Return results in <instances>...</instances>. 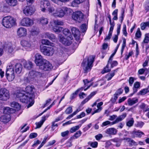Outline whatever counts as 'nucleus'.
<instances>
[{
    "label": "nucleus",
    "mask_w": 149,
    "mask_h": 149,
    "mask_svg": "<svg viewBox=\"0 0 149 149\" xmlns=\"http://www.w3.org/2000/svg\"><path fill=\"white\" fill-rule=\"evenodd\" d=\"M24 92H17L16 94V96L19 98L21 102L23 103H26L31 102L29 104L27 108L31 106L34 103L33 99L32 98H30L29 96Z\"/></svg>",
    "instance_id": "1"
},
{
    "label": "nucleus",
    "mask_w": 149,
    "mask_h": 149,
    "mask_svg": "<svg viewBox=\"0 0 149 149\" xmlns=\"http://www.w3.org/2000/svg\"><path fill=\"white\" fill-rule=\"evenodd\" d=\"M95 57L93 56H91L87 58L88 63L86 64V60H84L82 63V66L85 73L90 70L93 67V63L94 62Z\"/></svg>",
    "instance_id": "2"
},
{
    "label": "nucleus",
    "mask_w": 149,
    "mask_h": 149,
    "mask_svg": "<svg viewBox=\"0 0 149 149\" xmlns=\"http://www.w3.org/2000/svg\"><path fill=\"white\" fill-rule=\"evenodd\" d=\"M16 21L13 17L10 16L4 17L2 19V24L7 28H10L15 24Z\"/></svg>",
    "instance_id": "3"
},
{
    "label": "nucleus",
    "mask_w": 149,
    "mask_h": 149,
    "mask_svg": "<svg viewBox=\"0 0 149 149\" xmlns=\"http://www.w3.org/2000/svg\"><path fill=\"white\" fill-rule=\"evenodd\" d=\"M13 109L9 107H6L5 108L4 112L6 114L1 116L0 117V120L4 123H7L10 120V113H13L14 111Z\"/></svg>",
    "instance_id": "4"
},
{
    "label": "nucleus",
    "mask_w": 149,
    "mask_h": 149,
    "mask_svg": "<svg viewBox=\"0 0 149 149\" xmlns=\"http://www.w3.org/2000/svg\"><path fill=\"white\" fill-rule=\"evenodd\" d=\"M41 52L45 55L51 56L54 54V50L52 47L41 46L40 47Z\"/></svg>",
    "instance_id": "5"
},
{
    "label": "nucleus",
    "mask_w": 149,
    "mask_h": 149,
    "mask_svg": "<svg viewBox=\"0 0 149 149\" xmlns=\"http://www.w3.org/2000/svg\"><path fill=\"white\" fill-rule=\"evenodd\" d=\"M58 36L60 38V41L64 45L69 46L71 44L72 42V40H73V37L72 35L63 37L62 35L60 34Z\"/></svg>",
    "instance_id": "6"
},
{
    "label": "nucleus",
    "mask_w": 149,
    "mask_h": 149,
    "mask_svg": "<svg viewBox=\"0 0 149 149\" xmlns=\"http://www.w3.org/2000/svg\"><path fill=\"white\" fill-rule=\"evenodd\" d=\"M10 98L9 91L5 88H2L0 89V100L6 101Z\"/></svg>",
    "instance_id": "7"
},
{
    "label": "nucleus",
    "mask_w": 149,
    "mask_h": 149,
    "mask_svg": "<svg viewBox=\"0 0 149 149\" xmlns=\"http://www.w3.org/2000/svg\"><path fill=\"white\" fill-rule=\"evenodd\" d=\"M72 17L75 21L80 22L83 19L84 15L81 11H77L73 13Z\"/></svg>",
    "instance_id": "8"
},
{
    "label": "nucleus",
    "mask_w": 149,
    "mask_h": 149,
    "mask_svg": "<svg viewBox=\"0 0 149 149\" xmlns=\"http://www.w3.org/2000/svg\"><path fill=\"white\" fill-rule=\"evenodd\" d=\"M39 66L40 69L45 71L49 70L53 68L52 64L46 60H44Z\"/></svg>",
    "instance_id": "9"
},
{
    "label": "nucleus",
    "mask_w": 149,
    "mask_h": 149,
    "mask_svg": "<svg viewBox=\"0 0 149 149\" xmlns=\"http://www.w3.org/2000/svg\"><path fill=\"white\" fill-rule=\"evenodd\" d=\"M6 75L9 81H11L14 79L15 76L14 71L13 68H7L6 72Z\"/></svg>",
    "instance_id": "10"
},
{
    "label": "nucleus",
    "mask_w": 149,
    "mask_h": 149,
    "mask_svg": "<svg viewBox=\"0 0 149 149\" xmlns=\"http://www.w3.org/2000/svg\"><path fill=\"white\" fill-rule=\"evenodd\" d=\"M35 11L34 7L32 6H27L23 10V13L26 16H30L34 14Z\"/></svg>",
    "instance_id": "11"
},
{
    "label": "nucleus",
    "mask_w": 149,
    "mask_h": 149,
    "mask_svg": "<svg viewBox=\"0 0 149 149\" xmlns=\"http://www.w3.org/2000/svg\"><path fill=\"white\" fill-rule=\"evenodd\" d=\"M33 24V20L28 17L23 18L20 22V25L24 26H29L32 25Z\"/></svg>",
    "instance_id": "12"
},
{
    "label": "nucleus",
    "mask_w": 149,
    "mask_h": 149,
    "mask_svg": "<svg viewBox=\"0 0 149 149\" xmlns=\"http://www.w3.org/2000/svg\"><path fill=\"white\" fill-rule=\"evenodd\" d=\"M42 75V74L41 73L33 70L29 72L28 76L30 78L35 79L41 77Z\"/></svg>",
    "instance_id": "13"
},
{
    "label": "nucleus",
    "mask_w": 149,
    "mask_h": 149,
    "mask_svg": "<svg viewBox=\"0 0 149 149\" xmlns=\"http://www.w3.org/2000/svg\"><path fill=\"white\" fill-rule=\"evenodd\" d=\"M26 93L28 94L30 98H32L33 99L34 97V90H35L33 86H28L26 88Z\"/></svg>",
    "instance_id": "14"
},
{
    "label": "nucleus",
    "mask_w": 149,
    "mask_h": 149,
    "mask_svg": "<svg viewBox=\"0 0 149 149\" xmlns=\"http://www.w3.org/2000/svg\"><path fill=\"white\" fill-rule=\"evenodd\" d=\"M17 34L19 37H24L27 35V30L24 27H20L17 30Z\"/></svg>",
    "instance_id": "15"
},
{
    "label": "nucleus",
    "mask_w": 149,
    "mask_h": 149,
    "mask_svg": "<svg viewBox=\"0 0 149 149\" xmlns=\"http://www.w3.org/2000/svg\"><path fill=\"white\" fill-rule=\"evenodd\" d=\"M45 60V59H44L42 56L39 54L37 53L36 54L35 62L37 65L39 66L41 65L43 61Z\"/></svg>",
    "instance_id": "16"
},
{
    "label": "nucleus",
    "mask_w": 149,
    "mask_h": 149,
    "mask_svg": "<svg viewBox=\"0 0 149 149\" xmlns=\"http://www.w3.org/2000/svg\"><path fill=\"white\" fill-rule=\"evenodd\" d=\"M71 31L76 40H78L80 38V33L79 30L75 27H73L71 29Z\"/></svg>",
    "instance_id": "17"
},
{
    "label": "nucleus",
    "mask_w": 149,
    "mask_h": 149,
    "mask_svg": "<svg viewBox=\"0 0 149 149\" xmlns=\"http://www.w3.org/2000/svg\"><path fill=\"white\" fill-rule=\"evenodd\" d=\"M21 44L26 49H29L31 48L32 42L30 41L23 40L21 41Z\"/></svg>",
    "instance_id": "18"
},
{
    "label": "nucleus",
    "mask_w": 149,
    "mask_h": 149,
    "mask_svg": "<svg viewBox=\"0 0 149 149\" xmlns=\"http://www.w3.org/2000/svg\"><path fill=\"white\" fill-rule=\"evenodd\" d=\"M53 15L56 17H62L64 16V13L63 9L61 8H57L56 12L53 13Z\"/></svg>",
    "instance_id": "19"
},
{
    "label": "nucleus",
    "mask_w": 149,
    "mask_h": 149,
    "mask_svg": "<svg viewBox=\"0 0 149 149\" xmlns=\"http://www.w3.org/2000/svg\"><path fill=\"white\" fill-rule=\"evenodd\" d=\"M43 36L45 38H48L53 41L56 39V36L54 34L49 32L45 33Z\"/></svg>",
    "instance_id": "20"
},
{
    "label": "nucleus",
    "mask_w": 149,
    "mask_h": 149,
    "mask_svg": "<svg viewBox=\"0 0 149 149\" xmlns=\"http://www.w3.org/2000/svg\"><path fill=\"white\" fill-rule=\"evenodd\" d=\"M41 7L42 8L41 10L43 12L45 11V8L50 5V3L48 1H41Z\"/></svg>",
    "instance_id": "21"
},
{
    "label": "nucleus",
    "mask_w": 149,
    "mask_h": 149,
    "mask_svg": "<svg viewBox=\"0 0 149 149\" xmlns=\"http://www.w3.org/2000/svg\"><path fill=\"white\" fill-rule=\"evenodd\" d=\"M49 116V115H46V116H43L42 117V118L40 121L36 123V129L40 127L43 125V123L46 120V118H47Z\"/></svg>",
    "instance_id": "22"
},
{
    "label": "nucleus",
    "mask_w": 149,
    "mask_h": 149,
    "mask_svg": "<svg viewBox=\"0 0 149 149\" xmlns=\"http://www.w3.org/2000/svg\"><path fill=\"white\" fill-rule=\"evenodd\" d=\"M126 116L127 114L126 113H123L122 115L119 116L114 121L112 122V124L113 125L117 123L122 121L126 117Z\"/></svg>",
    "instance_id": "23"
},
{
    "label": "nucleus",
    "mask_w": 149,
    "mask_h": 149,
    "mask_svg": "<svg viewBox=\"0 0 149 149\" xmlns=\"http://www.w3.org/2000/svg\"><path fill=\"white\" fill-rule=\"evenodd\" d=\"M38 22L42 25H45L48 23V21L47 18L42 17L38 19Z\"/></svg>",
    "instance_id": "24"
},
{
    "label": "nucleus",
    "mask_w": 149,
    "mask_h": 149,
    "mask_svg": "<svg viewBox=\"0 0 149 149\" xmlns=\"http://www.w3.org/2000/svg\"><path fill=\"white\" fill-rule=\"evenodd\" d=\"M124 140L126 141L129 144V146H136L138 145V143L135 142L134 140L130 138H125Z\"/></svg>",
    "instance_id": "25"
},
{
    "label": "nucleus",
    "mask_w": 149,
    "mask_h": 149,
    "mask_svg": "<svg viewBox=\"0 0 149 149\" xmlns=\"http://www.w3.org/2000/svg\"><path fill=\"white\" fill-rule=\"evenodd\" d=\"M15 68L16 72L17 74H20L22 71V65L20 63H16L15 66Z\"/></svg>",
    "instance_id": "26"
},
{
    "label": "nucleus",
    "mask_w": 149,
    "mask_h": 149,
    "mask_svg": "<svg viewBox=\"0 0 149 149\" xmlns=\"http://www.w3.org/2000/svg\"><path fill=\"white\" fill-rule=\"evenodd\" d=\"M117 132V130L114 128H111L107 129L105 132L109 135H115Z\"/></svg>",
    "instance_id": "27"
},
{
    "label": "nucleus",
    "mask_w": 149,
    "mask_h": 149,
    "mask_svg": "<svg viewBox=\"0 0 149 149\" xmlns=\"http://www.w3.org/2000/svg\"><path fill=\"white\" fill-rule=\"evenodd\" d=\"M23 65L25 68L29 70L32 68L33 65L31 61H25L24 62Z\"/></svg>",
    "instance_id": "28"
},
{
    "label": "nucleus",
    "mask_w": 149,
    "mask_h": 149,
    "mask_svg": "<svg viewBox=\"0 0 149 149\" xmlns=\"http://www.w3.org/2000/svg\"><path fill=\"white\" fill-rule=\"evenodd\" d=\"M138 102V99L136 98L131 99L129 98L127 100L128 104L129 106H132Z\"/></svg>",
    "instance_id": "29"
},
{
    "label": "nucleus",
    "mask_w": 149,
    "mask_h": 149,
    "mask_svg": "<svg viewBox=\"0 0 149 149\" xmlns=\"http://www.w3.org/2000/svg\"><path fill=\"white\" fill-rule=\"evenodd\" d=\"M132 134L134 136L140 138L142 135H144V133L140 130L137 131H134L132 132Z\"/></svg>",
    "instance_id": "30"
},
{
    "label": "nucleus",
    "mask_w": 149,
    "mask_h": 149,
    "mask_svg": "<svg viewBox=\"0 0 149 149\" xmlns=\"http://www.w3.org/2000/svg\"><path fill=\"white\" fill-rule=\"evenodd\" d=\"M63 10L64 13V15H71L73 12V10L70 8L64 7L63 8Z\"/></svg>",
    "instance_id": "31"
},
{
    "label": "nucleus",
    "mask_w": 149,
    "mask_h": 149,
    "mask_svg": "<svg viewBox=\"0 0 149 149\" xmlns=\"http://www.w3.org/2000/svg\"><path fill=\"white\" fill-rule=\"evenodd\" d=\"M117 69L114 70L111 73H109L106 75V78L107 81L110 80L115 74V72H117Z\"/></svg>",
    "instance_id": "32"
},
{
    "label": "nucleus",
    "mask_w": 149,
    "mask_h": 149,
    "mask_svg": "<svg viewBox=\"0 0 149 149\" xmlns=\"http://www.w3.org/2000/svg\"><path fill=\"white\" fill-rule=\"evenodd\" d=\"M103 103L102 102H100L98 103L97 105V109L95 110L94 112L93 113L92 115L94 114L95 113L100 112L102 110V108L101 106L102 105Z\"/></svg>",
    "instance_id": "33"
},
{
    "label": "nucleus",
    "mask_w": 149,
    "mask_h": 149,
    "mask_svg": "<svg viewBox=\"0 0 149 149\" xmlns=\"http://www.w3.org/2000/svg\"><path fill=\"white\" fill-rule=\"evenodd\" d=\"M95 92H92L87 98L82 102L81 104L83 105L85 104L86 102H88L92 96L95 95Z\"/></svg>",
    "instance_id": "34"
},
{
    "label": "nucleus",
    "mask_w": 149,
    "mask_h": 149,
    "mask_svg": "<svg viewBox=\"0 0 149 149\" xmlns=\"http://www.w3.org/2000/svg\"><path fill=\"white\" fill-rule=\"evenodd\" d=\"M6 3L9 6H14L17 4V1H6Z\"/></svg>",
    "instance_id": "35"
},
{
    "label": "nucleus",
    "mask_w": 149,
    "mask_h": 149,
    "mask_svg": "<svg viewBox=\"0 0 149 149\" xmlns=\"http://www.w3.org/2000/svg\"><path fill=\"white\" fill-rule=\"evenodd\" d=\"M11 106L12 107L15 108L18 110L20 109L21 107V106L19 104L15 102H13L11 103Z\"/></svg>",
    "instance_id": "36"
},
{
    "label": "nucleus",
    "mask_w": 149,
    "mask_h": 149,
    "mask_svg": "<svg viewBox=\"0 0 149 149\" xmlns=\"http://www.w3.org/2000/svg\"><path fill=\"white\" fill-rule=\"evenodd\" d=\"M41 43L43 45L52 46L53 43L50 42L48 40L46 39H43L42 40Z\"/></svg>",
    "instance_id": "37"
},
{
    "label": "nucleus",
    "mask_w": 149,
    "mask_h": 149,
    "mask_svg": "<svg viewBox=\"0 0 149 149\" xmlns=\"http://www.w3.org/2000/svg\"><path fill=\"white\" fill-rule=\"evenodd\" d=\"M82 134L81 132L80 131H77L74 135L71 138V139H77Z\"/></svg>",
    "instance_id": "38"
},
{
    "label": "nucleus",
    "mask_w": 149,
    "mask_h": 149,
    "mask_svg": "<svg viewBox=\"0 0 149 149\" xmlns=\"http://www.w3.org/2000/svg\"><path fill=\"white\" fill-rule=\"evenodd\" d=\"M82 2H80V1H73L71 2V6L72 7H78V5Z\"/></svg>",
    "instance_id": "39"
},
{
    "label": "nucleus",
    "mask_w": 149,
    "mask_h": 149,
    "mask_svg": "<svg viewBox=\"0 0 149 149\" xmlns=\"http://www.w3.org/2000/svg\"><path fill=\"white\" fill-rule=\"evenodd\" d=\"M63 27L60 26H55L53 28V30L56 33H59L63 31Z\"/></svg>",
    "instance_id": "40"
},
{
    "label": "nucleus",
    "mask_w": 149,
    "mask_h": 149,
    "mask_svg": "<svg viewBox=\"0 0 149 149\" xmlns=\"http://www.w3.org/2000/svg\"><path fill=\"white\" fill-rule=\"evenodd\" d=\"M141 29L142 30H144L145 29L146 27H149V22H146L142 23L141 24Z\"/></svg>",
    "instance_id": "41"
},
{
    "label": "nucleus",
    "mask_w": 149,
    "mask_h": 149,
    "mask_svg": "<svg viewBox=\"0 0 149 149\" xmlns=\"http://www.w3.org/2000/svg\"><path fill=\"white\" fill-rule=\"evenodd\" d=\"M108 64H111V68H113L114 67L116 66L118 64V63L117 61H110L109 63L108 61Z\"/></svg>",
    "instance_id": "42"
},
{
    "label": "nucleus",
    "mask_w": 149,
    "mask_h": 149,
    "mask_svg": "<svg viewBox=\"0 0 149 149\" xmlns=\"http://www.w3.org/2000/svg\"><path fill=\"white\" fill-rule=\"evenodd\" d=\"M109 64L107 62V64L105 68H104L103 70L102 71V74H104L105 72H107L111 71V69L109 68Z\"/></svg>",
    "instance_id": "43"
},
{
    "label": "nucleus",
    "mask_w": 149,
    "mask_h": 149,
    "mask_svg": "<svg viewBox=\"0 0 149 149\" xmlns=\"http://www.w3.org/2000/svg\"><path fill=\"white\" fill-rule=\"evenodd\" d=\"M81 125L73 127L70 130V132L71 133H73L76 130H78L81 126Z\"/></svg>",
    "instance_id": "44"
},
{
    "label": "nucleus",
    "mask_w": 149,
    "mask_h": 149,
    "mask_svg": "<svg viewBox=\"0 0 149 149\" xmlns=\"http://www.w3.org/2000/svg\"><path fill=\"white\" fill-rule=\"evenodd\" d=\"M134 120L133 118H132L131 120L128 121L126 123V125L129 127H131L133 126L134 123Z\"/></svg>",
    "instance_id": "45"
},
{
    "label": "nucleus",
    "mask_w": 149,
    "mask_h": 149,
    "mask_svg": "<svg viewBox=\"0 0 149 149\" xmlns=\"http://www.w3.org/2000/svg\"><path fill=\"white\" fill-rule=\"evenodd\" d=\"M123 91V90L122 88H120L116 91L114 95L118 97V96L122 93Z\"/></svg>",
    "instance_id": "46"
},
{
    "label": "nucleus",
    "mask_w": 149,
    "mask_h": 149,
    "mask_svg": "<svg viewBox=\"0 0 149 149\" xmlns=\"http://www.w3.org/2000/svg\"><path fill=\"white\" fill-rule=\"evenodd\" d=\"M149 42V33L146 34L145 35V38L143 41L144 43H148Z\"/></svg>",
    "instance_id": "47"
},
{
    "label": "nucleus",
    "mask_w": 149,
    "mask_h": 149,
    "mask_svg": "<svg viewBox=\"0 0 149 149\" xmlns=\"http://www.w3.org/2000/svg\"><path fill=\"white\" fill-rule=\"evenodd\" d=\"M39 31L37 29H32L31 31V33L33 36L36 35L38 34Z\"/></svg>",
    "instance_id": "48"
},
{
    "label": "nucleus",
    "mask_w": 149,
    "mask_h": 149,
    "mask_svg": "<svg viewBox=\"0 0 149 149\" xmlns=\"http://www.w3.org/2000/svg\"><path fill=\"white\" fill-rule=\"evenodd\" d=\"M53 22L55 25H63L64 24L63 22L59 20H54Z\"/></svg>",
    "instance_id": "49"
},
{
    "label": "nucleus",
    "mask_w": 149,
    "mask_h": 149,
    "mask_svg": "<svg viewBox=\"0 0 149 149\" xmlns=\"http://www.w3.org/2000/svg\"><path fill=\"white\" fill-rule=\"evenodd\" d=\"M63 30V33L65 35V36H69L71 35L70 34V32L69 30L67 29H65Z\"/></svg>",
    "instance_id": "50"
},
{
    "label": "nucleus",
    "mask_w": 149,
    "mask_h": 149,
    "mask_svg": "<svg viewBox=\"0 0 149 149\" xmlns=\"http://www.w3.org/2000/svg\"><path fill=\"white\" fill-rule=\"evenodd\" d=\"M72 111V107H68L65 110V113L67 114H69Z\"/></svg>",
    "instance_id": "51"
},
{
    "label": "nucleus",
    "mask_w": 149,
    "mask_h": 149,
    "mask_svg": "<svg viewBox=\"0 0 149 149\" xmlns=\"http://www.w3.org/2000/svg\"><path fill=\"white\" fill-rule=\"evenodd\" d=\"M141 34L140 29L139 28H138L137 29L136 32L135 34V36L137 38H139L141 37Z\"/></svg>",
    "instance_id": "52"
},
{
    "label": "nucleus",
    "mask_w": 149,
    "mask_h": 149,
    "mask_svg": "<svg viewBox=\"0 0 149 149\" xmlns=\"http://www.w3.org/2000/svg\"><path fill=\"white\" fill-rule=\"evenodd\" d=\"M81 31L83 32L86 31L87 29V26L86 24H83L81 26Z\"/></svg>",
    "instance_id": "53"
},
{
    "label": "nucleus",
    "mask_w": 149,
    "mask_h": 149,
    "mask_svg": "<svg viewBox=\"0 0 149 149\" xmlns=\"http://www.w3.org/2000/svg\"><path fill=\"white\" fill-rule=\"evenodd\" d=\"M112 123H111L110 121L107 120L103 122L101 125L102 127H103L104 126H106L109 125H112Z\"/></svg>",
    "instance_id": "54"
},
{
    "label": "nucleus",
    "mask_w": 149,
    "mask_h": 149,
    "mask_svg": "<svg viewBox=\"0 0 149 149\" xmlns=\"http://www.w3.org/2000/svg\"><path fill=\"white\" fill-rule=\"evenodd\" d=\"M53 2L57 4L58 5L61 6L62 5L63 2H65L67 1H52Z\"/></svg>",
    "instance_id": "55"
},
{
    "label": "nucleus",
    "mask_w": 149,
    "mask_h": 149,
    "mask_svg": "<svg viewBox=\"0 0 149 149\" xmlns=\"http://www.w3.org/2000/svg\"><path fill=\"white\" fill-rule=\"evenodd\" d=\"M148 93L146 88L143 89L140 91L139 93V94L143 95H144Z\"/></svg>",
    "instance_id": "56"
},
{
    "label": "nucleus",
    "mask_w": 149,
    "mask_h": 149,
    "mask_svg": "<svg viewBox=\"0 0 149 149\" xmlns=\"http://www.w3.org/2000/svg\"><path fill=\"white\" fill-rule=\"evenodd\" d=\"M78 93V90H77L74 93H72L70 96V99L71 100H72L74 98L76 97L77 94Z\"/></svg>",
    "instance_id": "57"
},
{
    "label": "nucleus",
    "mask_w": 149,
    "mask_h": 149,
    "mask_svg": "<svg viewBox=\"0 0 149 149\" xmlns=\"http://www.w3.org/2000/svg\"><path fill=\"white\" fill-rule=\"evenodd\" d=\"M98 145V143L96 141L91 142L90 144L91 146L93 148H96L97 147Z\"/></svg>",
    "instance_id": "58"
},
{
    "label": "nucleus",
    "mask_w": 149,
    "mask_h": 149,
    "mask_svg": "<svg viewBox=\"0 0 149 149\" xmlns=\"http://www.w3.org/2000/svg\"><path fill=\"white\" fill-rule=\"evenodd\" d=\"M69 131L68 130L64 132H62L61 133V135L63 137L66 136L68 135L69 133Z\"/></svg>",
    "instance_id": "59"
},
{
    "label": "nucleus",
    "mask_w": 149,
    "mask_h": 149,
    "mask_svg": "<svg viewBox=\"0 0 149 149\" xmlns=\"http://www.w3.org/2000/svg\"><path fill=\"white\" fill-rule=\"evenodd\" d=\"M123 34L125 35V36H127V33L126 31V26L125 25H124L123 26Z\"/></svg>",
    "instance_id": "60"
},
{
    "label": "nucleus",
    "mask_w": 149,
    "mask_h": 149,
    "mask_svg": "<svg viewBox=\"0 0 149 149\" xmlns=\"http://www.w3.org/2000/svg\"><path fill=\"white\" fill-rule=\"evenodd\" d=\"M133 53L132 51H131L129 53V54L128 55H126L125 56V59L126 60H127L133 54Z\"/></svg>",
    "instance_id": "61"
},
{
    "label": "nucleus",
    "mask_w": 149,
    "mask_h": 149,
    "mask_svg": "<svg viewBox=\"0 0 149 149\" xmlns=\"http://www.w3.org/2000/svg\"><path fill=\"white\" fill-rule=\"evenodd\" d=\"M37 136V134L36 133H31L29 135V138L30 139H33L36 137Z\"/></svg>",
    "instance_id": "62"
},
{
    "label": "nucleus",
    "mask_w": 149,
    "mask_h": 149,
    "mask_svg": "<svg viewBox=\"0 0 149 149\" xmlns=\"http://www.w3.org/2000/svg\"><path fill=\"white\" fill-rule=\"evenodd\" d=\"M113 95V97L111 98L110 100L112 103H114L116 102V100L117 99L118 97H117L114 94Z\"/></svg>",
    "instance_id": "63"
},
{
    "label": "nucleus",
    "mask_w": 149,
    "mask_h": 149,
    "mask_svg": "<svg viewBox=\"0 0 149 149\" xmlns=\"http://www.w3.org/2000/svg\"><path fill=\"white\" fill-rule=\"evenodd\" d=\"M96 139L97 140H99L102 138V135L101 134H99L95 136Z\"/></svg>",
    "instance_id": "64"
}]
</instances>
